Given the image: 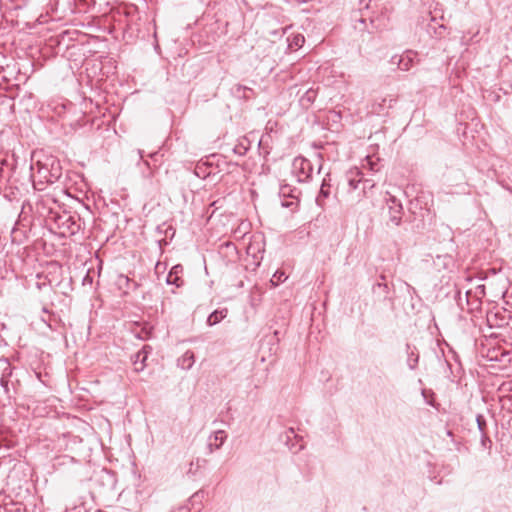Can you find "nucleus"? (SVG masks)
<instances>
[{"mask_svg": "<svg viewBox=\"0 0 512 512\" xmlns=\"http://www.w3.org/2000/svg\"><path fill=\"white\" fill-rule=\"evenodd\" d=\"M485 290H455L454 299L461 310L467 312L480 311Z\"/></svg>", "mask_w": 512, "mask_h": 512, "instance_id": "nucleus-1", "label": "nucleus"}, {"mask_svg": "<svg viewBox=\"0 0 512 512\" xmlns=\"http://www.w3.org/2000/svg\"><path fill=\"white\" fill-rule=\"evenodd\" d=\"M313 166L311 162L301 156L296 157L292 162V172L297 177L298 182H307L312 174Z\"/></svg>", "mask_w": 512, "mask_h": 512, "instance_id": "nucleus-2", "label": "nucleus"}, {"mask_svg": "<svg viewBox=\"0 0 512 512\" xmlns=\"http://www.w3.org/2000/svg\"><path fill=\"white\" fill-rule=\"evenodd\" d=\"M386 204L388 207V222L387 225L392 224L399 226L402 222L403 206L402 203L396 199L395 196L390 195L386 198Z\"/></svg>", "mask_w": 512, "mask_h": 512, "instance_id": "nucleus-3", "label": "nucleus"}, {"mask_svg": "<svg viewBox=\"0 0 512 512\" xmlns=\"http://www.w3.org/2000/svg\"><path fill=\"white\" fill-rule=\"evenodd\" d=\"M58 227L71 236L76 235L81 229L80 218L70 214H63L57 218Z\"/></svg>", "mask_w": 512, "mask_h": 512, "instance_id": "nucleus-4", "label": "nucleus"}, {"mask_svg": "<svg viewBox=\"0 0 512 512\" xmlns=\"http://www.w3.org/2000/svg\"><path fill=\"white\" fill-rule=\"evenodd\" d=\"M348 193L357 195L361 189V171L358 168L351 169L346 174Z\"/></svg>", "mask_w": 512, "mask_h": 512, "instance_id": "nucleus-5", "label": "nucleus"}, {"mask_svg": "<svg viewBox=\"0 0 512 512\" xmlns=\"http://www.w3.org/2000/svg\"><path fill=\"white\" fill-rule=\"evenodd\" d=\"M184 268L182 265L177 264L172 267L170 272L166 276V283L168 285H175L176 288H181L186 283L183 279Z\"/></svg>", "mask_w": 512, "mask_h": 512, "instance_id": "nucleus-6", "label": "nucleus"}, {"mask_svg": "<svg viewBox=\"0 0 512 512\" xmlns=\"http://www.w3.org/2000/svg\"><path fill=\"white\" fill-rule=\"evenodd\" d=\"M13 368L7 364L4 368L1 378H0V385L4 390V393L6 394L8 399L12 398L11 390L15 391V385L14 382L11 381Z\"/></svg>", "mask_w": 512, "mask_h": 512, "instance_id": "nucleus-7", "label": "nucleus"}, {"mask_svg": "<svg viewBox=\"0 0 512 512\" xmlns=\"http://www.w3.org/2000/svg\"><path fill=\"white\" fill-rule=\"evenodd\" d=\"M296 189L292 188L290 185H283L280 188L279 195L282 197H290L292 201H283L281 204L283 207L294 209L298 205V198L295 194Z\"/></svg>", "mask_w": 512, "mask_h": 512, "instance_id": "nucleus-8", "label": "nucleus"}, {"mask_svg": "<svg viewBox=\"0 0 512 512\" xmlns=\"http://www.w3.org/2000/svg\"><path fill=\"white\" fill-rule=\"evenodd\" d=\"M227 435L224 430L215 431L208 439L207 447L212 453L215 449H219L225 442Z\"/></svg>", "mask_w": 512, "mask_h": 512, "instance_id": "nucleus-9", "label": "nucleus"}, {"mask_svg": "<svg viewBox=\"0 0 512 512\" xmlns=\"http://www.w3.org/2000/svg\"><path fill=\"white\" fill-rule=\"evenodd\" d=\"M263 252H264V249L260 242H256V241L252 242L247 247V254L249 256H252V258H253L252 264L255 266L260 265V263L263 259Z\"/></svg>", "mask_w": 512, "mask_h": 512, "instance_id": "nucleus-10", "label": "nucleus"}, {"mask_svg": "<svg viewBox=\"0 0 512 512\" xmlns=\"http://www.w3.org/2000/svg\"><path fill=\"white\" fill-rule=\"evenodd\" d=\"M351 19L354 22L353 27L355 30L360 33L367 31L369 16L364 14V12H353Z\"/></svg>", "mask_w": 512, "mask_h": 512, "instance_id": "nucleus-11", "label": "nucleus"}, {"mask_svg": "<svg viewBox=\"0 0 512 512\" xmlns=\"http://www.w3.org/2000/svg\"><path fill=\"white\" fill-rule=\"evenodd\" d=\"M147 346H144L141 350H139L137 353H135L132 356V361L134 364V370L136 372H141L146 367L145 361L147 359Z\"/></svg>", "mask_w": 512, "mask_h": 512, "instance_id": "nucleus-12", "label": "nucleus"}, {"mask_svg": "<svg viewBox=\"0 0 512 512\" xmlns=\"http://www.w3.org/2000/svg\"><path fill=\"white\" fill-rule=\"evenodd\" d=\"M195 362L194 353L190 350L186 351L181 357L177 359V366L183 370H189L192 368Z\"/></svg>", "mask_w": 512, "mask_h": 512, "instance_id": "nucleus-13", "label": "nucleus"}, {"mask_svg": "<svg viewBox=\"0 0 512 512\" xmlns=\"http://www.w3.org/2000/svg\"><path fill=\"white\" fill-rule=\"evenodd\" d=\"M329 195H330L329 180L324 178L323 181H322L321 187H320L319 194L316 197L317 205L320 206V207H324L325 206V200L329 197Z\"/></svg>", "mask_w": 512, "mask_h": 512, "instance_id": "nucleus-14", "label": "nucleus"}, {"mask_svg": "<svg viewBox=\"0 0 512 512\" xmlns=\"http://www.w3.org/2000/svg\"><path fill=\"white\" fill-rule=\"evenodd\" d=\"M430 23L428 24V32L431 33L433 30V33L436 38H443L446 31V26L444 24H439L436 21L435 16H431Z\"/></svg>", "mask_w": 512, "mask_h": 512, "instance_id": "nucleus-15", "label": "nucleus"}, {"mask_svg": "<svg viewBox=\"0 0 512 512\" xmlns=\"http://www.w3.org/2000/svg\"><path fill=\"white\" fill-rule=\"evenodd\" d=\"M376 185V182L373 179L364 178L363 173L361 172V189L357 193V195L354 196V198H357L358 200L365 197L367 190H371Z\"/></svg>", "mask_w": 512, "mask_h": 512, "instance_id": "nucleus-16", "label": "nucleus"}, {"mask_svg": "<svg viewBox=\"0 0 512 512\" xmlns=\"http://www.w3.org/2000/svg\"><path fill=\"white\" fill-rule=\"evenodd\" d=\"M407 347V365L411 370H414L417 367L419 361V354L416 351V348L411 346L410 344L406 345Z\"/></svg>", "mask_w": 512, "mask_h": 512, "instance_id": "nucleus-17", "label": "nucleus"}, {"mask_svg": "<svg viewBox=\"0 0 512 512\" xmlns=\"http://www.w3.org/2000/svg\"><path fill=\"white\" fill-rule=\"evenodd\" d=\"M414 56L415 54L413 52H407L406 54L402 55L398 61L399 69L402 71H408L412 66Z\"/></svg>", "mask_w": 512, "mask_h": 512, "instance_id": "nucleus-18", "label": "nucleus"}, {"mask_svg": "<svg viewBox=\"0 0 512 512\" xmlns=\"http://www.w3.org/2000/svg\"><path fill=\"white\" fill-rule=\"evenodd\" d=\"M227 313H228L227 309L215 310L208 316L207 324L209 326L216 325L217 323H219L222 319H224L226 317Z\"/></svg>", "mask_w": 512, "mask_h": 512, "instance_id": "nucleus-19", "label": "nucleus"}, {"mask_svg": "<svg viewBox=\"0 0 512 512\" xmlns=\"http://www.w3.org/2000/svg\"><path fill=\"white\" fill-rule=\"evenodd\" d=\"M317 97V91L314 89H308L300 98V104L304 107H309L315 101Z\"/></svg>", "mask_w": 512, "mask_h": 512, "instance_id": "nucleus-20", "label": "nucleus"}, {"mask_svg": "<svg viewBox=\"0 0 512 512\" xmlns=\"http://www.w3.org/2000/svg\"><path fill=\"white\" fill-rule=\"evenodd\" d=\"M235 91L239 97L244 99H251L254 96V91L243 85H236Z\"/></svg>", "mask_w": 512, "mask_h": 512, "instance_id": "nucleus-21", "label": "nucleus"}, {"mask_svg": "<svg viewBox=\"0 0 512 512\" xmlns=\"http://www.w3.org/2000/svg\"><path fill=\"white\" fill-rule=\"evenodd\" d=\"M476 423H477V427L480 432V435L483 433H485V434L488 433V424H487L485 417L482 414H477Z\"/></svg>", "mask_w": 512, "mask_h": 512, "instance_id": "nucleus-22", "label": "nucleus"}, {"mask_svg": "<svg viewBox=\"0 0 512 512\" xmlns=\"http://www.w3.org/2000/svg\"><path fill=\"white\" fill-rule=\"evenodd\" d=\"M288 41H289L290 48L298 49V48L302 47L303 43L305 42V39H304L303 35L297 34V35L293 36L292 39H288Z\"/></svg>", "mask_w": 512, "mask_h": 512, "instance_id": "nucleus-23", "label": "nucleus"}, {"mask_svg": "<svg viewBox=\"0 0 512 512\" xmlns=\"http://www.w3.org/2000/svg\"><path fill=\"white\" fill-rule=\"evenodd\" d=\"M287 275L283 271H276L272 278H271V284L273 286H278L279 284L283 283L287 279Z\"/></svg>", "mask_w": 512, "mask_h": 512, "instance_id": "nucleus-24", "label": "nucleus"}, {"mask_svg": "<svg viewBox=\"0 0 512 512\" xmlns=\"http://www.w3.org/2000/svg\"><path fill=\"white\" fill-rule=\"evenodd\" d=\"M381 29L380 25L378 24V19H374L369 16L368 20V27H367V33L373 34Z\"/></svg>", "mask_w": 512, "mask_h": 512, "instance_id": "nucleus-25", "label": "nucleus"}, {"mask_svg": "<svg viewBox=\"0 0 512 512\" xmlns=\"http://www.w3.org/2000/svg\"><path fill=\"white\" fill-rule=\"evenodd\" d=\"M480 443H481V446L484 448V449H487V450H490L491 447H492V441L488 435V433H483L480 435Z\"/></svg>", "mask_w": 512, "mask_h": 512, "instance_id": "nucleus-26", "label": "nucleus"}, {"mask_svg": "<svg viewBox=\"0 0 512 512\" xmlns=\"http://www.w3.org/2000/svg\"><path fill=\"white\" fill-rule=\"evenodd\" d=\"M203 497H204V491H203V490H200V491H198V492L194 493V494L191 496V498H190V503H191L192 505H194V504H196V503H197V504H201V501H202Z\"/></svg>", "mask_w": 512, "mask_h": 512, "instance_id": "nucleus-27", "label": "nucleus"}, {"mask_svg": "<svg viewBox=\"0 0 512 512\" xmlns=\"http://www.w3.org/2000/svg\"><path fill=\"white\" fill-rule=\"evenodd\" d=\"M359 10L357 12L368 11L370 7L371 0H358Z\"/></svg>", "mask_w": 512, "mask_h": 512, "instance_id": "nucleus-28", "label": "nucleus"}, {"mask_svg": "<svg viewBox=\"0 0 512 512\" xmlns=\"http://www.w3.org/2000/svg\"><path fill=\"white\" fill-rule=\"evenodd\" d=\"M60 177H61V173H54L53 171H51L49 173V176H44L46 181L49 182V183L56 182Z\"/></svg>", "mask_w": 512, "mask_h": 512, "instance_id": "nucleus-29", "label": "nucleus"}, {"mask_svg": "<svg viewBox=\"0 0 512 512\" xmlns=\"http://www.w3.org/2000/svg\"><path fill=\"white\" fill-rule=\"evenodd\" d=\"M92 281H93V278L92 276L89 274V271L86 273V275L83 277L82 279V284L84 286L86 285H91L92 284Z\"/></svg>", "mask_w": 512, "mask_h": 512, "instance_id": "nucleus-30", "label": "nucleus"}, {"mask_svg": "<svg viewBox=\"0 0 512 512\" xmlns=\"http://www.w3.org/2000/svg\"><path fill=\"white\" fill-rule=\"evenodd\" d=\"M7 159L5 157L0 156V181L3 178L4 169L3 166L6 165Z\"/></svg>", "mask_w": 512, "mask_h": 512, "instance_id": "nucleus-31", "label": "nucleus"}, {"mask_svg": "<svg viewBox=\"0 0 512 512\" xmlns=\"http://www.w3.org/2000/svg\"><path fill=\"white\" fill-rule=\"evenodd\" d=\"M54 163H55V161H53V163H52V171L54 173H61V167H60L59 162L58 161L56 162V165H57L56 167L54 166Z\"/></svg>", "mask_w": 512, "mask_h": 512, "instance_id": "nucleus-32", "label": "nucleus"}, {"mask_svg": "<svg viewBox=\"0 0 512 512\" xmlns=\"http://www.w3.org/2000/svg\"><path fill=\"white\" fill-rule=\"evenodd\" d=\"M233 152H234V153H236V154H238V155H241V156H242V155H244V154H245V152H246V148H238V147H235V148L233 149Z\"/></svg>", "mask_w": 512, "mask_h": 512, "instance_id": "nucleus-33", "label": "nucleus"}, {"mask_svg": "<svg viewBox=\"0 0 512 512\" xmlns=\"http://www.w3.org/2000/svg\"><path fill=\"white\" fill-rule=\"evenodd\" d=\"M502 297H503L504 299H507V298H509V297H511V298H512V290H511V293H509V290H504V291H503V293H502ZM511 307H512V302H511Z\"/></svg>", "mask_w": 512, "mask_h": 512, "instance_id": "nucleus-34", "label": "nucleus"}, {"mask_svg": "<svg viewBox=\"0 0 512 512\" xmlns=\"http://www.w3.org/2000/svg\"><path fill=\"white\" fill-rule=\"evenodd\" d=\"M381 287L387 288V284L386 283H378L377 288H381Z\"/></svg>", "mask_w": 512, "mask_h": 512, "instance_id": "nucleus-35", "label": "nucleus"}, {"mask_svg": "<svg viewBox=\"0 0 512 512\" xmlns=\"http://www.w3.org/2000/svg\"><path fill=\"white\" fill-rule=\"evenodd\" d=\"M44 285H45V283H42V284L37 283V287H38V289H41V288H42V286H44Z\"/></svg>", "mask_w": 512, "mask_h": 512, "instance_id": "nucleus-36", "label": "nucleus"}, {"mask_svg": "<svg viewBox=\"0 0 512 512\" xmlns=\"http://www.w3.org/2000/svg\"><path fill=\"white\" fill-rule=\"evenodd\" d=\"M476 288L482 289V288H485V285L480 284V285H478Z\"/></svg>", "mask_w": 512, "mask_h": 512, "instance_id": "nucleus-37", "label": "nucleus"}, {"mask_svg": "<svg viewBox=\"0 0 512 512\" xmlns=\"http://www.w3.org/2000/svg\"><path fill=\"white\" fill-rule=\"evenodd\" d=\"M42 310H43V312H45V313H48V312H49L46 306H44Z\"/></svg>", "mask_w": 512, "mask_h": 512, "instance_id": "nucleus-38", "label": "nucleus"}, {"mask_svg": "<svg viewBox=\"0 0 512 512\" xmlns=\"http://www.w3.org/2000/svg\"><path fill=\"white\" fill-rule=\"evenodd\" d=\"M368 163L371 165V170H374V166L373 164L370 162V160L368 159Z\"/></svg>", "mask_w": 512, "mask_h": 512, "instance_id": "nucleus-39", "label": "nucleus"}, {"mask_svg": "<svg viewBox=\"0 0 512 512\" xmlns=\"http://www.w3.org/2000/svg\"><path fill=\"white\" fill-rule=\"evenodd\" d=\"M447 435H448V436H452V435H453L452 431L448 430V431H447Z\"/></svg>", "mask_w": 512, "mask_h": 512, "instance_id": "nucleus-40", "label": "nucleus"}, {"mask_svg": "<svg viewBox=\"0 0 512 512\" xmlns=\"http://www.w3.org/2000/svg\"><path fill=\"white\" fill-rule=\"evenodd\" d=\"M43 321L48 324V327H50V328L52 327L51 324L48 323L45 319H43Z\"/></svg>", "mask_w": 512, "mask_h": 512, "instance_id": "nucleus-41", "label": "nucleus"}]
</instances>
